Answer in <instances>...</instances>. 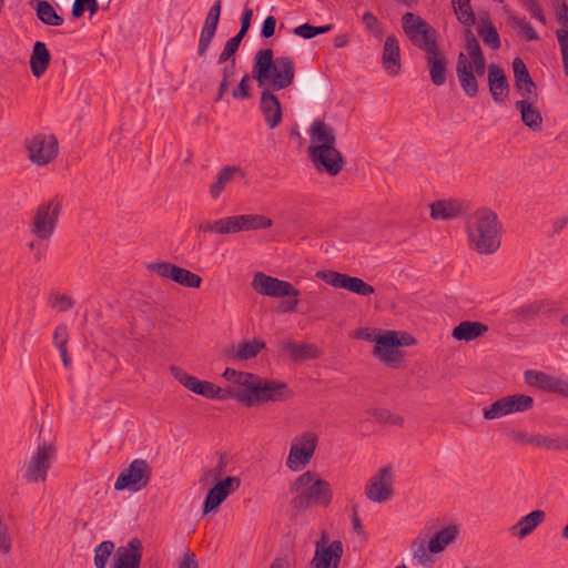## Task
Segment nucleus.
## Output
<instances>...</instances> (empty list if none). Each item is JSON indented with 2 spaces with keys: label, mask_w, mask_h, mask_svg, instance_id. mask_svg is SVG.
Listing matches in <instances>:
<instances>
[{
  "label": "nucleus",
  "mask_w": 568,
  "mask_h": 568,
  "mask_svg": "<svg viewBox=\"0 0 568 568\" xmlns=\"http://www.w3.org/2000/svg\"><path fill=\"white\" fill-rule=\"evenodd\" d=\"M402 22L403 30L412 43L425 52L430 81L436 87L444 85L447 80L448 59L439 49L435 30L412 12H406Z\"/></svg>",
  "instance_id": "nucleus-1"
},
{
  "label": "nucleus",
  "mask_w": 568,
  "mask_h": 568,
  "mask_svg": "<svg viewBox=\"0 0 568 568\" xmlns=\"http://www.w3.org/2000/svg\"><path fill=\"white\" fill-rule=\"evenodd\" d=\"M308 135L307 154L315 170L329 176L338 175L345 161L342 152L336 148L335 129L325 121L316 119L310 125Z\"/></svg>",
  "instance_id": "nucleus-2"
},
{
  "label": "nucleus",
  "mask_w": 568,
  "mask_h": 568,
  "mask_svg": "<svg viewBox=\"0 0 568 568\" xmlns=\"http://www.w3.org/2000/svg\"><path fill=\"white\" fill-rule=\"evenodd\" d=\"M501 230L497 213L489 207L477 209L466 220L469 246L479 254H493L500 247Z\"/></svg>",
  "instance_id": "nucleus-3"
},
{
  "label": "nucleus",
  "mask_w": 568,
  "mask_h": 568,
  "mask_svg": "<svg viewBox=\"0 0 568 568\" xmlns=\"http://www.w3.org/2000/svg\"><path fill=\"white\" fill-rule=\"evenodd\" d=\"M252 77L258 87L268 85L273 91L286 89L294 82V61L291 57L274 59L272 49L258 50L254 57Z\"/></svg>",
  "instance_id": "nucleus-4"
},
{
  "label": "nucleus",
  "mask_w": 568,
  "mask_h": 568,
  "mask_svg": "<svg viewBox=\"0 0 568 568\" xmlns=\"http://www.w3.org/2000/svg\"><path fill=\"white\" fill-rule=\"evenodd\" d=\"M290 490L295 494L290 506L297 513H303L313 506L327 508L333 499L331 484L313 470L300 475L291 484Z\"/></svg>",
  "instance_id": "nucleus-5"
},
{
  "label": "nucleus",
  "mask_w": 568,
  "mask_h": 568,
  "mask_svg": "<svg viewBox=\"0 0 568 568\" xmlns=\"http://www.w3.org/2000/svg\"><path fill=\"white\" fill-rule=\"evenodd\" d=\"M458 535L456 525L437 529L435 521H428L410 544L413 557L424 567H432L434 559L430 554H438L446 549Z\"/></svg>",
  "instance_id": "nucleus-6"
},
{
  "label": "nucleus",
  "mask_w": 568,
  "mask_h": 568,
  "mask_svg": "<svg viewBox=\"0 0 568 568\" xmlns=\"http://www.w3.org/2000/svg\"><path fill=\"white\" fill-rule=\"evenodd\" d=\"M61 210L62 201L58 196L41 203L30 223V233L41 241L49 240L54 234Z\"/></svg>",
  "instance_id": "nucleus-7"
},
{
  "label": "nucleus",
  "mask_w": 568,
  "mask_h": 568,
  "mask_svg": "<svg viewBox=\"0 0 568 568\" xmlns=\"http://www.w3.org/2000/svg\"><path fill=\"white\" fill-rule=\"evenodd\" d=\"M151 474V467L145 459H134L129 467L118 476L114 483V489L139 491L149 485Z\"/></svg>",
  "instance_id": "nucleus-8"
},
{
  "label": "nucleus",
  "mask_w": 568,
  "mask_h": 568,
  "mask_svg": "<svg viewBox=\"0 0 568 568\" xmlns=\"http://www.w3.org/2000/svg\"><path fill=\"white\" fill-rule=\"evenodd\" d=\"M317 440V436L310 432L295 437L290 448L286 466L293 471L303 469L313 457Z\"/></svg>",
  "instance_id": "nucleus-9"
},
{
  "label": "nucleus",
  "mask_w": 568,
  "mask_h": 568,
  "mask_svg": "<svg viewBox=\"0 0 568 568\" xmlns=\"http://www.w3.org/2000/svg\"><path fill=\"white\" fill-rule=\"evenodd\" d=\"M398 347V332L383 331L379 332V337L376 339L373 355L385 365L396 368L404 358V353Z\"/></svg>",
  "instance_id": "nucleus-10"
},
{
  "label": "nucleus",
  "mask_w": 568,
  "mask_h": 568,
  "mask_svg": "<svg viewBox=\"0 0 568 568\" xmlns=\"http://www.w3.org/2000/svg\"><path fill=\"white\" fill-rule=\"evenodd\" d=\"M251 286L256 293L270 297H297L300 295V291L292 283L262 272H257L253 276Z\"/></svg>",
  "instance_id": "nucleus-11"
},
{
  "label": "nucleus",
  "mask_w": 568,
  "mask_h": 568,
  "mask_svg": "<svg viewBox=\"0 0 568 568\" xmlns=\"http://www.w3.org/2000/svg\"><path fill=\"white\" fill-rule=\"evenodd\" d=\"M316 277L335 288H344L359 296H369L375 288L359 277L336 271H318Z\"/></svg>",
  "instance_id": "nucleus-12"
},
{
  "label": "nucleus",
  "mask_w": 568,
  "mask_h": 568,
  "mask_svg": "<svg viewBox=\"0 0 568 568\" xmlns=\"http://www.w3.org/2000/svg\"><path fill=\"white\" fill-rule=\"evenodd\" d=\"M343 556V544L334 540L328 544V535L322 532L320 540L316 541L315 554L311 561L312 568H338Z\"/></svg>",
  "instance_id": "nucleus-13"
},
{
  "label": "nucleus",
  "mask_w": 568,
  "mask_h": 568,
  "mask_svg": "<svg viewBox=\"0 0 568 568\" xmlns=\"http://www.w3.org/2000/svg\"><path fill=\"white\" fill-rule=\"evenodd\" d=\"M29 160L39 166L52 162L58 154V141L54 135L37 134L27 142Z\"/></svg>",
  "instance_id": "nucleus-14"
},
{
  "label": "nucleus",
  "mask_w": 568,
  "mask_h": 568,
  "mask_svg": "<svg viewBox=\"0 0 568 568\" xmlns=\"http://www.w3.org/2000/svg\"><path fill=\"white\" fill-rule=\"evenodd\" d=\"M148 268L160 277L171 280L184 287L199 288L202 283L200 275L170 262L152 263Z\"/></svg>",
  "instance_id": "nucleus-15"
},
{
  "label": "nucleus",
  "mask_w": 568,
  "mask_h": 568,
  "mask_svg": "<svg viewBox=\"0 0 568 568\" xmlns=\"http://www.w3.org/2000/svg\"><path fill=\"white\" fill-rule=\"evenodd\" d=\"M393 494L392 467L384 466L369 478L365 495L371 501L382 504L389 500Z\"/></svg>",
  "instance_id": "nucleus-16"
},
{
  "label": "nucleus",
  "mask_w": 568,
  "mask_h": 568,
  "mask_svg": "<svg viewBox=\"0 0 568 568\" xmlns=\"http://www.w3.org/2000/svg\"><path fill=\"white\" fill-rule=\"evenodd\" d=\"M54 455L55 448L52 445H39L28 463L24 478L29 483L44 481Z\"/></svg>",
  "instance_id": "nucleus-17"
},
{
  "label": "nucleus",
  "mask_w": 568,
  "mask_h": 568,
  "mask_svg": "<svg viewBox=\"0 0 568 568\" xmlns=\"http://www.w3.org/2000/svg\"><path fill=\"white\" fill-rule=\"evenodd\" d=\"M170 371L176 381L196 395H201L210 399H224L226 397L222 394V388L211 382L200 381L197 377L189 375L176 366H171Z\"/></svg>",
  "instance_id": "nucleus-18"
},
{
  "label": "nucleus",
  "mask_w": 568,
  "mask_h": 568,
  "mask_svg": "<svg viewBox=\"0 0 568 568\" xmlns=\"http://www.w3.org/2000/svg\"><path fill=\"white\" fill-rule=\"evenodd\" d=\"M252 390L254 393L253 406L266 402H283L293 396L288 385L276 379L260 378L257 387H253Z\"/></svg>",
  "instance_id": "nucleus-19"
},
{
  "label": "nucleus",
  "mask_w": 568,
  "mask_h": 568,
  "mask_svg": "<svg viewBox=\"0 0 568 568\" xmlns=\"http://www.w3.org/2000/svg\"><path fill=\"white\" fill-rule=\"evenodd\" d=\"M241 480L239 477H226L219 480L206 494L203 504V514L215 510L230 494L240 488Z\"/></svg>",
  "instance_id": "nucleus-20"
},
{
  "label": "nucleus",
  "mask_w": 568,
  "mask_h": 568,
  "mask_svg": "<svg viewBox=\"0 0 568 568\" xmlns=\"http://www.w3.org/2000/svg\"><path fill=\"white\" fill-rule=\"evenodd\" d=\"M222 10V1L216 0L212 7L210 8L204 26L201 30L200 39H199V45H197V54L200 57H203L206 54L212 40L215 37L216 29L220 22V16Z\"/></svg>",
  "instance_id": "nucleus-21"
},
{
  "label": "nucleus",
  "mask_w": 568,
  "mask_h": 568,
  "mask_svg": "<svg viewBox=\"0 0 568 568\" xmlns=\"http://www.w3.org/2000/svg\"><path fill=\"white\" fill-rule=\"evenodd\" d=\"M513 71L515 79V87L521 100L532 99L538 100L537 85L534 82L530 73L520 58H515L513 61Z\"/></svg>",
  "instance_id": "nucleus-22"
},
{
  "label": "nucleus",
  "mask_w": 568,
  "mask_h": 568,
  "mask_svg": "<svg viewBox=\"0 0 568 568\" xmlns=\"http://www.w3.org/2000/svg\"><path fill=\"white\" fill-rule=\"evenodd\" d=\"M456 75L465 95H467L468 98H475L478 95L479 83L477 80V75L470 68L468 57L463 52H460L457 57Z\"/></svg>",
  "instance_id": "nucleus-23"
},
{
  "label": "nucleus",
  "mask_w": 568,
  "mask_h": 568,
  "mask_svg": "<svg viewBox=\"0 0 568 568\" xmlns=\"http://www.w3.org/2000/svg\"><path fill=\"white\" fill-rule=\"evenodd\" d=\"M143 547L138 537L116 549L113 568H140Z\"/></svg>",
  "instance_id": "nucleus-24"
},
{
  "label": "nucleus",
  "mask_w": 568,
  "mask_h": 568,
  "mask_svg": "<svg viewBox=\"0 0 568 568\" xmlns=\"http://www.w3.org/2000/svg\"><path fill=\"white\" fill-rule=\"evenodd\" d=\"M489 93L496 103H504L508 98L510 87L501 67L491 63L487 68Z\"/></svg>",
  "instance_id": "nucleus-25"
},
{
  "label": "nucleus",
  "mask_w": 568,
  "mask_h": 568,
  "mask_svg": "<svg viewBox=\"0 0 568 568\" xmlns=\"http://www.w3.org/2000/svg\"><path fill=\"white\" fill-rule=\"evenodd\" d=\"M260 110L270 129H275L282 122V106L278 98L271 89H264L261 93Z\"/></svg>",
  "instance_id": "nucleus-26"
},
{
  "label": "nucleus",
  "mask_w": 568,
  "mask_h": 568,
  "mask_svg": "<svg viewBox=\"0 0 568 568\" xmlns=\"http://www.w3.org/2000/svg\"><path fill=\"white\" fill-rule=\"evenodd\" d=\"M229 222L231 233L268 229L273 225L271 219L261 214L233 215L229 216Z\"/></svg>",
  "instance_id": "nucleus-27"
},
{
  "label": "nucleus",
  "mask_w": 568,
  "mask_h": 568,
  "mask_svg": "<svg viewBox=\"0 0 568 568\" xmlns=\"http://www.w3.org/2000/svg\"><path fill=\"white\" fill-rule=\"evenodd\" d=\"M277 347L282 355H287L294 362L313 359L318 356V349L313 344L287 341L278 342Z\"/></svg>",
  "instance_id": "nucleus-28"
},
{
  "label": "nucleus",
  "mask_w": 568,
  "mask_h": 568,
  "mask_svg": "<svg viewBox=\"0 0 568 568\" xmlns=\"http://www.w3.org/2000/svg\"><path fill=\"white\" fill-rule=\"evenodd\" d=\"M537 100L525 99L515 102V108L520 112L523 123L534 132H540L542 129V115L535 105Z\"/></svg>",
  "instance_id": "nucleus-29"
},
{
  "label": "nucleus",
  "mask_w": 568,
  "mask_h": 568,
  "mask_svg": "<svg viewBox=\"0 0 568 568\" xmlns=\"http://www.w3.org/2000/svg\"><path fill=\"white\" fill-rule=\"evenodd\" d=\"M382 62L385 71L390 75H397L400 72V50L395 36H388L385 40Z\"/></svg>",
  "instance_id": "nucleus-30"
},
{
  "label": "nucleus",
  "mask_w": 568,
  "mask_h": 568,
  "mask_svg": "<svg viewBox=\"0 0 568 568\" xmlns=\"http://www.w3.org/2000/svg\"><path fill=\"white\" fill-rule=\"evenodd\" d=\"M546 519V513L541 509H536L521 517L515 525L509 528L513 536L524 539Z\"/></svg>",
  "instance_id": "nucleus-31"
},
{
  "label": "nucleus",
  "mask_w": 568,
  "mask_h": 568,
  "mask_svg": "<svg viewBox=\"0 0 568 568\" xmlns=\"http://www.w3.org/2000/svg\"><path fill=\"white\" fill-rule=\"evenodd\" d=\"M266 346L265 342L258 338L240 343L224 351V354L234 362H243L255 358Z\"/></svg>",
  "instance_id": "nucleus-32"
},
{
  "label": "nucleus",
  "mask_w": 568,
  "mask_h": 568,
  "mask_svg": "<svg viewBox=\"0 0 568 568\" xmlns=\"http://www.w3.org/2000/svg\"><path fill=\"white\" fill-rule=\"evenodd\" d=\"M260 378L261 377L252 373L241 372L235 384L242 386L243 388L232 393L231 396L240 403L244 404L246 407H252L254 396L252 388L257 387Z\"/></svg>",
  "instance_id": "nucleus-33"
},
{
  "label": "nucleus",
  "mask_w": 568,
  "mask_h": 568,
  "mask_svg": "<svg viewBox=\"0 0 568 568\" xmlns=\"http://www.w3.org/2000/svg\"><path fill=\"white\" fill-rule=\"evenodd\" d=\"M488 329L481 322L463 321L453 328L452 337L456 341L471 342L484 336Z\"/></svg>",
  "instance_id": "nucleus-34"
},
{
  "label": "nucleus",
  "mask_w": 568,
  "mask_h": 568,
  "mask_svg": "<svg viewBox=\"0 0 568 568\" xmlns=\"http://www.w3.org/2000/svg\"><path fill=\"white\" fill-rule=\"evenodd\" d=\"M302 94L307 100L320 101L324 97V85L318 77L314 72L303 73L298 82Z\"/></svg>",
  "instance_id": "nucleus-35"
},
{
  "label": "nucleus",
  "mask_w": 568,
  "mask_h": 568,
  "mask_svg": "<svg viewBox=\"0 0 568 568\" xmlns=\"http://www.w3.org/2000/svg\"><path fill=\"white\" fill-rule=\"evenodd\" d=\"M51 61V54L45 45L44 42L37 41L33 44L32 53L30 57V68L32 71V74L36 78L42 77L45 71L48 70V67Z\"/></svg>",
  "instance_id": "nucleus-36"
},
{
  "label": "nucleus",
  "mask_w": 568,
  "mask_h": 568,
  "mask_svg": "<svg viewBox=\"0 0 568 568\" xmlns=\"http://www.w3.org/2000/svg\"><path fill=\"white\" fill-rule=\"evenodd\" d=\"M235 174L244 176V172L239 166L226 165L222 168L214 183L210 185V195L212 199H217L225 190V186L233 180Z\"/></svg>",
  "instance_id": "nucleus-37"
},
{
  "label": "nucleus",
  "mask_w": 568,
  "mask_h": 568,
  "mask_svg": "<svg viewBox=\"0 0 568 568\" xmlns=\"http://www.w3.org/2000/svg\"><path fill=\"white\" fill-rule=\"evenodd\" d=\"M34 10L38 19L47 26L60 27L63 24V18L59 16L54 7L47 0H34Z\"/></svg>",
  "instance_id": "nucleus-38"
},
{
  "label": "nucleus",
  "mask_w": 568,
  "mask_h": 568,
  "mask_svg": "<svg viewBox=\"0 0 568 568\" xmlns=\"http://www.w3.org/2000/svg\"><path fill=\"white\" fill-rule=\"evenodd\" d=\"M460 213V206L450 201H436L430 204V217L434 220H453Z\"/></svg>",
  "instance_id": "nucleus-39"
},
{
  "label": "nucleus",
  "mask_w": 568,
  "mask_h": 568,
  "mask_svg": "<svg viewBox=\"0 0 568 568\" xmlns=\"http://www.w3.org/2000/svg\"><path fill=\"white\" fill-rule=\"evenodd\" d=\"M525 382L531 387L539 388L541 390L551 392L555 376L546 374L544 372L528 369L524 374Z\"/></svg>",
  "instance_id": "nucleus-40"
},
{
  "label": "nucleus",
  "mask_w": 568,
  "mask_h": 568,
  "mask_svg": "<svg viewBox=\"0 0 568 568\" xmlns=\"http://www.w3.org/2000/svg\"><path fill=\"white\" fill-rule=\"evenodd\" d=\"M477 33L483 39L484 43L490 49L498 50L500 48V37L496 27L489 20L483 21V23L477 28Z\"/></svg>",
  "instance_id": "nucleus-41"
},
{
  "label": "nucleus",
  "mask_w": 568,
  "mask_h": 568,
  "mask_svg": "<svg viewBox=\"0 0 568 568\" xmlns=\"http://www.w3.org/2000/svg\"><path fill=\"white\" fill-rule=\"evenodd\" d=\"M508 415L530 410L534 406V398L524 394L505 396Z\"/></svg>",
  "instance_id": "nucleus-42"
},
{
  "label": "nucleus",
  "mask_w": 568,
  "mask_h": 568,
  "mask_svg": "<svg viewBox=\"0 0 568 568\" xmlns=\"http://www.w3.org/2000/svg\"><path fill=\"white\" fill-rule=\"evenodd\" d=\"M196 230L200 233H212V234H231L229 216L222 217L215 221H201L196 225Z\"/></svg>",
  "instance_id": "nucleus-43"
},
{
  "label": "nucleus",
  "mask_w": 568,
  "mask_h": 568,
  "mask_svg": "<svg viewBox=\"0 0 568 568\" xmlns=\"http://www.w3.org/2000/svg\"><path fill=\"white\" fill-rule=\"evenodd\" d=\"M236 73V59H232L231 62L224 63V67L221 70V83L219 85L217 94L215 97V101L219 102L223 99L224 94L229 91V87Z\"/></svg>",
  "instance_id": "nucleus-44"
},
{
  "label": "nucleus",
  "mask_w": 568,
  "mask_h": 568,
  "mask_svg": "<svg viewBox=\"0 0 568 568\" xmlns=\"http://www.w3.org/2000/svg\"><path fill=\"white\" fill-rule=\"evenodd\" d=\"M453 3L456 4L454 6V10L457 20L466 27L465 29H470L476 21L474 10L470 6V0H460Z\"/></svg>",
  "instance_id": "nucleus-45"
},
{
  "label": "nucleus",
  "mask_w": 568,
  "mask_h": 568,
  "mask_svg": "<svg viewBox=\"0 0 568 568\" xmlns=\"http://www.w3.org/2000/svg\"><path fill=\"white\" fill-rule=\"evenodd\" d=\"M546 303L544 301H532L519 306L516 311V317L520 322H527L535 318L538 314L544 312Z\"/></svg>",
  "instance_id": "nucleus-46"
},
{
  "label": "nucleus",
  "mask_w": 568,
  "mask_h": 568,
  "mask_svg": "<svg viewBox=\"0 0 568 568\" xmlns=\"http://www.w3.org/2000/svg\"><path fill=\"white\" fill-rule=\"evenodd\" d=\"M226 465L227 462L225 455L220 454L216 466L212 469H206L202 473L200 477V484H202L203 486H207L213 481L217 480L219 478H221L222 475L225 473Z\"/></svg>",
  "instance_id": "nucleus-47"
},
{
  "label": "nucleus",
  "mask_w": 568,
  "mask_h": 568,
  "mask_svg": "<svg viewBox=\"0 0 568 568\" xmlns=\"http://www.w3.org/2000/svg\"><path fill=\"white\" fill-rule=\"evenodd\" d=\"M115 545L111 540H104L94 548L95 568H105L109 557L114 551Z\"/></svg>",
  "instance_id": "nucleus-48"
},
{
  "label": "nucleus",
  "mask_w": 568,
  "mask_h": 568,
  "mask_svg": "<svg viewBox=\"0 0 568 568\" xmlns=\"http://www.w3.org/2000/svg\"><path fill=\"white\" fill-rule=\"evenodd\" d=\"M333 28V24L315 27L310 23H303L295 27L293 33L303 39H313L318 34L329 32Z\"/></svg>",
  "instance_id": "nucleus-49"
},
{
  "label": "nucleus",
  "mask_w": 568,
  "mask_h": 568,
  "mask_svg": "<svg viewBox=\"0 0 568 568\" xmlns=\"http://www.w3.org/2000/svg\"><path fill=\"white\" fill-rule=\"evenodd\" d=\"M509 21L514 28L520 30V36L526 41H537L539 39L538 33L524 18L513 16L509 18Z\"/></svg>",
  "instance_id": "nucleus-50"
},
{
  "label": "nucleus",
  "mask_w": 568,
  "mask_h": 568,
  "mask_svg": "<svg viewBox=\"0 0 568 568\" xmlns=\"http://www.w3.org/2000/svg\"><path fill=\"white\" fill-rule=\"evenodd\" d=\"M508 415L507 404L505 397H501L490 404L488 407L483 409V416L485 419L491 420Z\"/></svg>",
  "instance_id": "nucleus-51"
},
{
  "label": "nucleus",
  "mask_w": 568,
  "mask_h": 568,
  "mask_svg": "<svg viewBox=\"0 0 568 568\" xmlns=\"http://www.w3.org/2000/svg\"><path fill=\"white\" fill-rule=\"evenodd\" d=\"M88 10L90 16H93L99 10L97 0H74L71 9L73 18L79 19Z\"/></svg>",
  "instance_id": "nucleus-52"
},
{
  "label": "nucleus",
  "mask_w": 568,
  "mask_h": 568,
  "mask_svg": "<svg viewBox=\"0 0 568 568\" xmlns=\"http://www.w3.org/2000/svg\"><path fill=\"white\" fill-rule=\"evenodd\" d=\"M536 447H546L551 450H568V438L548 437L538 434Z\"/></svg>",
  "instance_id": "nucleus-53"
},
{
  "label": "nucleus",
  "mask_w": 568,
  "mask_h": 568,
  "mask_svg": "<svg viewBox=\"0 0 568 568\" xmlns=\"http://www.w3.org/2000/svg\"><path fill=\"white\" fill-rule=\"evenodd\" d=\"M377 422L383 424L403 426L404 419L399 415L392 414L388 409L377 408L372 412Z\"/></svg>",
  "instance_id": "nucleus-54"
},
{
  "label": "nucleus",
  "mask_w": 568,
  "mask_h": 568,
  "mask_svg": "<svg viewBox=\"0 0 568 568\" xmlns=\"http://www.w3.org/2000/svg\"><path fill=\"white\" fill-rule=\"evenodd\" d=\"M509 438L520 445H528L536 447L538 434H529L525 430L511 429L508 432Z\"/></svg>",
  "instance_id": "nucleus-55"
},
{
  "label": "nucleus",
  "mask_w": 568,
  "mask_h": 568,
  "mask_svg": "<svg viewBox=\"0 0 568 568\" xmlns=\"http://www.w3.org/2000/svg\"><path fill=\"white\" fill-rule=\"evenodd\" d=\"M362 21L367 29L374 36L379 37L382 34L379 20L369 11L363 14Z\"/></svg>",
  "instance_id": "nucleus-56"
},
{
  "label": "nucleus",
  "mask_w": 568,
  "mask_h": 568,
  "mask_svg": "<svg viewBox=\"0 0 568 568\" xmlns=\"http://www.w3.org/2000/svg\"><path fill=\"white\" fill-rule=\"evenodd\" d=\"M248 82H250V75L248 74L243 75L237 88L233 89V91H232V95L234 99L244 100V99L251 98V88L248 85Z\"/></svg>",
  "instance_id": "nucleus-57"
},
{
  "label": "nucleus",
  "mask_w": 568,
  "mask_h": 568,
  "mask_svg": "<svg viewBox=\"0 0 568 568\" xmlns=\"http://www.w3.org/2000/svg\"><path fill=\"white\" fill-rule=\"evenodd\" d=\"M464 36H465V49L468 52V55L479 53L480 51H483L478 40L476 39L475 34L471 31V29H465Z\"/></svg>",
  "instance_id": "nucleus-58"
},
{
  "label": "nucleus",
  "mask_w": 568,
  "mask_h": 568,
  "mask_svg": "<svg viewBox=\"0 0 568 568\" xmlns=\"http://www.w3.org/2000/svg\"><path fill=\"white\" fill-rule=\"evenodd\" d=\"M75 302L71 296L57 294L53 297L52 306L57 307L59 312H67L74 306Z\"/></svg>",
  "instance_id": "nucleus-59"
},
{
  "label": "nucleus",
  "mask_w": 568,
  "mask_h": 568,
  "mask_svg": "<svg viewBox=\"0 0 568 568\" xmlns=\"http://www.w3.org/2000/svg\"><path fill=\"white\" fill-rule=\"evenodd\" d=\"M276 28V18L274 16H268L263 21L261 28V37L264 39H268L274 36Z\"/></svg>",
  "instance_id": "nucleus-60"
},
{
  "label": "nucleus",
  "mask_w": 568,
  "mask_h": 568,
  "mask_svg": "<svg viewBox=\"0 0 568 568\" xmlns=\"http://www.w3.org/2000/svg\"><path fill=\"white\" fill-rule=\"evenodd\" d=\"M253 17V10L251 8H244L242 16H241V28L237 33L241 36H246L247 31L251 28V21Z\"/></svg>",
  "instance_id": "nucleus-61"
},
{
  "label": "nucleus",
  "mask_w": 568,
  "mask_h": 568,
  "mask_svg": "<svg viewBox=\"0 0 568 568\" xmlns=\"http://www.w3.org/2000/svg\"><path fill=\"white\" fill-rule=\"evenodd\" d=\"M237 52L236 48L232 47L227 42H225L222 52L219 55L217 63L224 64L226 62H231L232 59H235V53Z\"/></svg>",
  "instance_id": "nucleus-62"
},
{
  "label": "nucleus",
  "mask_w": 568,
  "mask_h": 568,
  "mask_svg": "<svg viewBox=\"0 0 568 568\" xmlns=\"http://www.w3.org/2000/svg\"><path fill=\"white\" fill-rule=\"evenodd\" d=\"M178 568H199L195 554L186 549Z\"/></svg>",
  "instance_id": "nucleus-63"
},
{
  "label": "nucleus",
  "mask_w": 568,
  "mask_h": 568,
  "mask_svg": "<svg viewBox=\"0 0 568 568\" xmlns=\"http://www.w3.org/2000/svg\"><path fill=\"white\" fill-rule=\"evenodd\" d=\"M556 37L560 45L561 55L568 54V30H557Z\"/></svg>",
  "instance_id": "nucleus-64"
}]
</instances>
